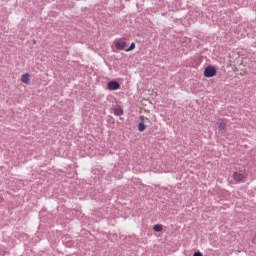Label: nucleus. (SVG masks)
Listing matches in <instances>:
<instances>
[{"label": "nucleus", "instance_id": "6", "mask_svg": "<svg viewBox=\"0 0 256 256\" xmlns=\"http://www.w3.org/2000/svg\"><path fill=\"white\" fill-rule=\"evenodd\" d=\"M21 81L25 85H29V83H31V75L29 73L23 74L21 77Z\"/></svg>", "mask_w": 256, "mask_h": 256}, {"label": "nucleus", "instance_id": "5", "mask_svg": "<svg viewBox=\"0 0 256 256\" xmlns=\"http://www.w3.org/2000/svg\"><path fill=\"white\" fill-rule=\"evenodd\" d=\"M217 126L220 131H225V129H227V120L219 119L217 121Z\"/></svg>", "mask_w": 256, "mask_h": 256}, {"label": "nucleus", "instance_id": "11", "mask_svg": "<svg viewBox=\"0 0 256 256\" xmlns=\"http://www.w3.org/2000/svg\"><path fill=\"white\" fill-rule=\"evenodd\" d=\"M193 256H203V254L201 252H196L193 254Z\"/></svg>", "mask_w": 256, "mask_h": 256}, {"label": "nucleus", "instance_id": "3", "mask_svg": "<svg viewBox=\"0 0 256 256\" xmlns=\"http://www.w3.org/2000/svg\"><path fill=\"white\" fill-rule=\"evenodd\" d=\"M215 75H217V69H215V67L208 66L205 68L204 77L211 78V77H215Z\"/></svg>", "mask_w": 256, "mask_h": 256}, {"label": "nucleus", "instance_id": "8", "mask_svg": "<svg viewBox=\"0 0 256 256\" xmlns=\"http://www.w3.org/2000/svg\"><path fill=\"white\" fill-rule=\"evenodd\" d=\"M114 115H116V117H121V115H123V108L121 106H116L114 108Z\"/></svg>", "mask_w": 256, "mask_h": 256}, {"label": "nucleus", "instance_id": "9", "mask_svg": "<svg viewBox=\"0 0 256 256\" xmlns=\"http://www.w3.org/2000/svg\"><path fill=\"white\" fill-rule=\"evenodd\" d=\"M153 231H155L156 233H161V231H163V225L161 224L154 225Z\"/></svg>", "mask_w": 256, "mask_h": 256}, {"label": "nucleus", "instance_id": "12", "mask_svg": "<svg viewBox=\"0 0 256 256\" xmlns=\"http://www.w3.org/2000/svg\"><path fill=\"white\" fill-rule=\"evenodd\" d=\"M252 242L256 245V233H255L254 237L252 238Z\"/></svg>", "mask_w": 256, "mask_h": 256}, {"label": "nucleus", "instance_id": "1", "mask_svg": "<svg viewBox=\"0 0 256 256\" xmlns=\"http://www.w3.org/2000/svg\"><path fill=\"white\" fill-rule=\"evenodd\" d=\"M125 47H127V39L126 38H120L115 40V48L118 51H124Z\"/></svg>", "mask_w": 256, "mask_h": 256}, {"label": "nucleus", "instance_id": "10", "mask_svg": "<svg viewBox=\"0 0 256 256\" xmlns=\"http://www.w3.org/2000/svg\"><path fill=\"white\" fill-rule=\"evenodd\" d=\"M135 49V42H132L128 49H126V52L129 53V51H133Z\"/></svg>", "mask_w": 256, "mask_h": 256}, {"label": "nucleus", "instance_id": "2", "mask_svg": "<svg viewBox=\"0 0 256 256\" xmlns=\"http://www.w3.org/2000/svg\"><path fill=\"white\" fill-rule=\"evenodd\" d=\"M139 123H138V131L140 133H143V131H145V129H147V125H145L147 123V121H149V118L145 117V116H140L139 117Z\"/></svg>", "mask_w": 256, "mask_h": 256}, {"label": "nucleus", "instance_id": "7", "mask_svg": "<svg viewBox=\"0 0 256 256\" xmlns=\"http://www.w3.org/2000/svg\"><path fill=\"white\" fill-rule=\"evenodd\" d=\"M233 178H234L235 181H237L239 183V182H241V181H243L245 179V174H241L239 172H235L233 174Z\"/></svg>", "mask_w": 256, "mask_h": 256}, {"label": "nucleus", "instance_id": "4", "mask_svg": "<svg viewBox=\"0 0 256 256\" xmlns=\"http://www.w3.org/2000/svg\"><path fill=\"white\" fill-rule=\"evenodd\" d=\"M107 87H108L109 91H117V89H120L121 84H119V82H117V81H110V82H108Z\"/></svg>", "mask_w": 256, "mask_h": 256}]
</instances>
